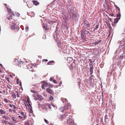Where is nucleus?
Here are the masks:
<instances>
[{
  "label": "nucleus",
  "instance_id": "13d9d810",
  "mask_svg": "<svg viewBox=\"0 0 125 125\" xmlns=\"http://www.w3.org/2000/svg\"><path fill=\"white\" fill-rule=\"evenodd\" d=\"M61 44L60 43L58 45V46L59 47H60V46H61Z\"/></svg>",
  "mask_w": 125,
  "mask_h": 125
},
{
  "label": "nucleus",
  "instance_id": "dca6fc26",
  "mask_svg": "<svg viewBox=\"0 0 125 125\" xmlns=\"http://www.w3.org/2000/svg\"><path fill=\"white\" fill-rule=\"evenodd\" d=\"M6 112V111L3 110L2 109L0 110V114H5Z\"/></svg>",
  "mask_w": 125,
  "mask_h": 125
},
{
  "label": "nucleus",
  "instance_id": "c9c22d12",
  "mask_svg": "<svg viewBox=\"0 0 125 125\" xmlns=\"http://www.w3.org/2000/svg\"><path fill=\"white\" fill-rule=\"evenodd\" d=\"M101 41V40H99V41H96L95 42V44H97L99 43Z\"/></svg>",
  "mask_w": 125,
  "mask_h": 125
},
{
  "label": "nucleus",
  "instance_id": "58836bf2",
  "mask_svg": "<svg viewBox=\"0 0 125 125\" xmlns=\"http://www.w3.org/2000/svg\"><path fill=\"white\" fill-rule=\"evenodd\" d=\"M47 106H48V107L50 108V109H51V105L50 104H47Z\"/></svg>",
  "mask_w": 125,
  "mask_h": 125
},
{
  "label": "nucleus",
  "instance_id": "6e6552de",
  "mask_svg": "<svg viewBox=\"0 0 125 125\" xmlns=\"http://www.w3.org/2000/svg\"><path fill=\"white\" fill-rule=\"evenodd\" d=\"M84 25L85 26H86V27L90 28V23L88 22L87 21H85L84 22Z\"/></svg>",
  "mask_w": 125,
  "mask_h": 125
},
{
  "label": "nucleus",
  "instance_id": "de8ad7c7",
  "mask_svg": "<svg viewBox=\"0 0 125 125\" xmlns=\"http://www.w3.org/2000/svg\"><path fill=\"white\" fill-rule=\"evenodd\" d=\"M53 82L55 83L56 84V83H57V82L56 81L55 79L53 80Z\"/></svg>",
  "mask_w": 125,
  "mask_h": 125
},
{
  "label": "nucleus",
  "instance_id": "2f4dec72",
  "mask_svg": "<svg viewBox=\"0 0 125 125\" xmlns=\"http://www.w3.org/2000/svg\"><path fill=\"white\" fill-rule=\"evenodd\" d=\"M53 99V98L52 96L51 95H50L49 96V100L50 101L52 100Z\"/></svg>",
  "mask_w": 125,
  "mask_h": 125
},
{
  "label": "nucleus",
  "instance_id": "0eeeda50",
  "mask_svg": "<svg viewBox=\"0 0 125 125\" xmlns=\"http://www.w3.org/2000/svg\"><path fill=\"white\" fill-rule=\"evenodd\" d=\"M35 99L36 100H39L40 101H41L42 100L43 98L41 95H37L36 97V98L35 97Z\"/></svg>",
  "mask_w": 125,
  "mask_h": 125
},
{
  "label": "nucleus",
  "instance_id": "4d7b16f0",
  "mask_svg": "<svg viewBox=\"0 0 125 125\" xmlns=\"http://www.w3.org/2000/svg\"><path fill=\"white\" fill-rule=\"evenodd\" d=\"M31 92H32V93H35V92L33 90H31Z\"/></svg>",
  "mask_w": 125,
  "mask_h": 125
},
{
  "label": "nucleus",
  "instance_id": "f3484780",
  "mask_svg": "<svg viewBox=\"0 0 125 125\" xmlns=\"http://www.w3.org/2000/svg\"><path fill=\"white\" fill-rule=\"evenodd\" d=\"M30 121L29 120H28L26 121L25 123V125H32V123H31V124H30Z\"/></svg>",
  "mask_w": 125,
  "mask_h": 125
},
{
  "label": "nucleus",
  "instance_id": "ea45409f",
  "mask_svg": "<svg viewBox=\"0 0 125 125\" xmlns=\"http://www.w3.org/2000/svg\"><path fill=\"white\" fill-rule=\"evenodd\" d=\"M49 87H52L53 86L52 85L50 84V83H48Z\"/></svg>",
  "mask_w": 125,
  "mask_h": 125
},
{
  "label": "nucleus",
  "instance_id": "2eb2a0df",
  "mask_svg": "<svg viewBox=\"0 0 125 125\" xmlns=\"http://www.w3.org/2000/svg\"><path fill=\"white\" fill-rule=\"evenodd\" d=\"M54 61H49L47 63V64L49 65H52L54 63Z\"/></svg>",
  "mask_w": 125,
  "mask_h": 125
},
{
  "label": "nucleus",
  "instance_id": "473e14b6",
  "mask_svg": "<svg viewBox=\"0 0 125 125\" xmlns=\"http://www.w3.org/2000/svg\"><path fill=\"white\" fill-rule=\"evenodd\" d=\"M2 117L4 118L6 120H9V117H8V116H2Z\"/></svg>",
  "mask_w": 125,
  "mask_h": 125
},
{
  "label": "nucleus",
  "instance_id": "c85d7f7f",
  "mask_svg": "<svg viewBox=\"0 0 125 125\" xmlns=\"http://www.w3.org/2000/svg\"><path fill=\"white\" fill-rule=\"evenodd\" d=\"M119 20V19H118L117 18L115 19H114V23L115 24L117 23V22H118V20Z\"/></svg>",
  "mask_w": 125,
  "mask_h": 125
},
{
  "label": "nucleus",
  "instance_id": "ddd939ff",
  "mask_svg": "<svg viewBox=\"0 0 125 125\" xmlns=\"http://www.w3.org/2000/svg\"><path fill=\"white\" fill-rule=\"evenodd\" d=\"M59 118L61 121L63 120L65 118L64 117L63 115H62L59 116Z\"/></svg>",
  "mask_w": 125,
  "mask_h": 125
},
{
  "label": "nucleus",
  "instance_id": "b1692460",
  "mask_svg": "<svg viewBox=\"0 0 125 125\" xmlns=\"http://www.w3.org/2000/svg\"><path fill=\"white\" fill-rule=\"evenodd\" d=\"M84 30L83 31H82L81 33V36H85L86 34L85 32H84Z\"/></svg>",
  "mask_w": 125,
  "mask_h": 125
},
{
  "label": "nucleus",
  "instance_id": "bb28decb",
  "mask_svg": "<svg viewBox=\"0 0 125 125\" xmlns=\"http://www.w3.org/2000/svg\"><path fill=\"white\" fill-rule=\"evenodd\" d=\"M2 123H4L6 124H9L10 122L6 120H3L2 121Z\"/></svg>",
  "mask_w": 125,
  "mask_h": 125
},
{
  "label": "nucleus",
  "instance_id": "6e6d98bb",
  "mask_svg": "<svg viewBox=\"0 0 125 125\" xmlns=\"http://www.w3.org/2000/svg\"><path fill=\"white\" fill-rule=\"evenodd\" d=\"M12 111H13V112H14L15 113H16V111L15 110V109H14V110H12Z\"/></svg>",
  "mask_w": 125,
  "mask_h": 125
},
{
  "label": "nucleus",
  "instance_id": "393cba45",
  "mask_svg": "<svg viewBox=\"0 0 125 125\" xmlns=\"http://www.w3.org/2000/svg\"><path fill=\"white\" fill-rule=\"evenodd\" d=\"M69 114V113L67 112L66 113L63 114V115L65 118H66V117L68 116Z\"/></svg>",
  "mask_w": 125,
  "mask_h": 125
},
{
  "label": "nucleus",
  "instance_id": "7ed1b4c3",
  "mask_svg": "<svg viewBox=\"0 0 125 125\" xmlns=\"http://www.w3.org/2000/svg\"><path fill=\"white\" fill-rule=\"evenodd\" d=\"M90 67V75H91L93 73V67L92 63L89 64Z\"/></svg>",
  "mask_w": 125,
  "mask_h": 125
},
{
  "label": "nucleus",
  "instance_id": "e2e57ef3",
  "mask_svg": "<svg viewBox=\"0 0 125 125\" xmlns=\"http://www.w3.org/2000/svg\"><path fill=\"white\" fill-rule=\"evenodd\" d=\"M18 81H19V80H18V79H17V83H18V84L19 83Z\"/></svg>",
  "mask_w": 125,
  "mask_h": 125
},
{
  "label": "nucleus",
  "instance_id": "6ab92c4d",
  "mask_svg": "<svg viewBox=\"0 0 125 125\" xmlns=\"http://www.w3.org/2000/svg\"><path fill=\"white\" fill-rule=\"evenodd\" d=\"M12 96L13 98L14 99H15L16 98V95L15 93L14 92H13L12 93Z\"/></svg>",
  "mask_w": 125,
  "mask_h": 125
},
{
  "label": "nucleus",
  "instance_id": "79ce46f5",
  "mask_svg": "<svg viewBox=\"0 0 125 125\" xmlns=\"http://www.w3.org/2000/svg\"><path fill=\"white\" fill-rule=\"evenodd\" d=\"M11 16H10L9 17H8L7 18L9 20H10L11 19Z\"/></svg>",
  "mask_w": 125,
  "mask_h": 125
},
{
  "label": "nucleus",
  "instance_id": "f704fd0d",
  "mask_svg": "<svg viewBox=\"0 0 125 125\" xmlns=\"http://www.w3.org/2000/svg\"><path fill=\"white\" fill-rule=\"evenodd\" d=\"M7 87L9 89H11V86L10 85H7Z\"/></svg>",
  "mask_w": 125,
  "mask_h": 125
},
{
  "label": "nucleus",
  "instance_id": "412c9836",
  "mask_svg": "<svg viewBox=\"0 0 125 125\" xmlns=\"http://www.w3.org/2000/svg\"><path fill=\"white\" fill-rule=\"evenodd\" d=\"M7 11L8 12L10 13H11L12 14V12H13V11H12L10 8H7Z\"/></svg>",
  "mask_w": 125,
  "mask_h": 125
},
{
  "label": "nucleus",
  "instance_id": "864d4df0",
  "mask_svg": "<svg viewBox=\"0 0 125 125\" xmlns=\"http://www.w3.org/2000/svg\"><path fill=\"white\" fill-rule=\"evenodd\" d=\"M9 111L10 112H12V110L11 109H9Z\"/></svg>",
  "mask_w": 125,
  "mask_h": 125
},
{
  "label": "nucleus",
  "instance_id": "f03ea898",
  "mask_svg": "<svg viewBox=\"0 0 125 125\" xmlns=\"http://www.w3.org/2000/svg\"><path fill=\"white\" fill-rule=\"evenodd\" d=\"M68 109V107L67 105L65 106L64 107H61L60 110L62 112H63L64 111H67Z\"/></svg>",
  "mask_w": 125,
  "mask_h": 125
},
{
  "label": "nucleus",
  "instance_id": "f8f14e48",
  "mask_svg": "<svg viewBox=\"0 0 125 125\" xmlns=\"http://www.w3.org/2000/svg\"><path fill=\"white\" fill-rule=\"evenodd\" d=\"M12 15L14 16H16L18 17H19L20 16V14L18 12H12Z\"/></svg>",
  "mask_w": 125,
  "mask_h": 125
},
{
  "label": "nucleus",
  "instance_id": "aec40b11",
  "mask_svg": "<svg viewBox=\"0 0 125 125\" xmlns=\"http://www.w3.org/2000/svg\"><path fill=\"white\" fill-rule=\"evenodd\" d=\"M84 32H85L87 36L88 37L90 36L91 33L88 31L84 30Z\"/></svg>",
  "mask_w": 125,
  "mask_h": 125
},
{
  "label": "nucleus",
  "instance_id": "a211bd4d",
  "mask_svg": "<svg viewBox=\"0 0 125 125\" xmlns=\"http://www.w3.org/2000/svg\"><path fill=\"white\" fill-rule=\"evenodd\" d=\"M9 105L10 107L13 108L14 109H16L17 108V107L14 105H12L10 104H9Z\"/></svg>",
  "mask_w": 125,
  "mask_h": 125
},
{
  "label": "nucleus",
  "instance_id": "8fccbe9b",
  "mask_svg": "<svg viewBox=\"0 0 125 125\" xmlns=\"http://www.w3.org/2000/svg\"><path fill=\"white\" fill-rule=\"evenodd\" d=\"M89 81L91 82L92 81V79L91 77H89Z\"/></svg>",
  "mask_w": 125,
  "mask_h": 125
},
{
  "label": "nucleus",
  "instance_id": "052dcab7",
  "mask_svg": "<svg viewBox=\"0 0 125 125\" xmlns=\"http://www.w3.org/2000/svg\"><path fill=\"white\" fill-rule=\"evenodd\" d=\"M53 80V79L52 78H51L50 79V80L51 81H52Z\"/></svg>",
  "mask_w": 125,
  "mask_h": 125
},
{
  "label": "nucleus",
  "instance_id": "1a4fd4ad",
  "mask_svg": "<svg viewBox=\"0 0 125 125\" xmlns=\"http://www.w3.org/2000/svg\"><path fill=\"white\" fill-rule=\"evenodd\" d=\"M32 2H33V4L36 6H37L39 5L40 3L37 0H33L32 1Z\"/></svg>",
  "mask_w": 125,
  "mask_h": 125
},
{
  "label": "nucleus",
  "instance_id": "774afa93",
  "mask_svg": "<svg viewBox=\"0 0 125 125\" xmlns=\"http://www.w3.org/2000/svg\"><path fill=\"white\" fill-rule=\"evenodd\" d=\"M15 92L16 93V94L19 93L18 92V91H15Z\"/></svg>",
  "mask_w": 125,
  "mask_h": 125
},
{
  "label": "nucleus",
  "instance_id": "cd10ccee",
  "mask_svg": "<svg viewBox=\"0 0 125 125\" xmlns=\"http://www.w3.org/2000/svg\"><path fill=\"white\" fill-rule=\"evenodd\" d=\"M20 114L22 116H26V118H27V115H26V114H24V112H21L20 113Z\"/></svg>",
  "mask_w": 125,
  "mask_h": 125
},
{
  "label": "nucleus",
  "instance_id": "f257e3e1",
  "mask_svg": "<svg viewBox=\"0 0 125 125\" xmlns=\"http://www.w3.org/2000/svg\"><path fill=\"white\" fill-rule=\"evenodd\" d=\"M10 117L13 123H16L18 122V121H17V118L14 116L13 115H11L10 116Z\"/></svg>",
  "mask_w": 125,
  "mask_h": 125
},
{
  "label": "nucleus",
  "instance_id": "bf43d9fd",
  "mask_svg": "<svg viewBox=\"0 0 125 125\" xmlns=\"http://www.w3.org/2000/svg\"><path fill=\"white\" fill-rule=\"evenodd\" d=\"M17 97H19V93L17 94Z\"/></svg>",
  "mask_w": 125,
  "mask_h": 125
},
{
  "label": "nucleus",
  "instance_id": "338daca9",
  "mask_svg": "<svg viewBox=\"0 0 125 125\" xmlns=\"http://www.w3.org/2000/svg\"><path fill=\"white\" fill-rule=\"evenodd\" d=\"M108 18L109 19V20L110 21H111V19L110 18H109V17H108Z\"/></svg>",
  "mask_w": 125,
  "mask_h": 125
},
{
  "label": "nucleus",
  "instance_id": "9d476101",
  "mask_svg": "<svg viewBox=\"0 0 125 125\" xmlns=\"http://www.w3.org/2000/svg\"><path fill=\"white\" fill-rule=\"evenodd\" d=\"M46 91L48 93L50 94H52L53 92L52 90L49 88H47L46 90Z\"/></svg>",
  "mask_w": 125,
  "mask_h": 125
},
{
  "label": "nucleus",
  "instance_id": "69168bd1",
  "mask_svg": "<svg viewBox=\"0 0 125 125\" xmlns=\"http://www.w3.org/2000/svg\"><path fill=\"white\" fill-rule=\"evenodd\" d=\"M120 58H121V59L122 58H123V56H121V55L120 56Z\"/></svg>",
  "mask_w": 125,
  "mask_h": 125
},
{
  "label": "nucleus",
  "instance_id": "603ef678",
  "mask_svg": "<svg viewBox=\"0 0 125 125\" xmlns=\"http://www.w3.org/2000/svg\"><path fill=\"white\" fill-rule=\"evenodd\" d=\"M4 5L5 6H6L7 8H9V5H7V4H4Z\"/></svg>",
  "mask_w": 125,
  "mask_h": 125
},
{
  "label": "nucleus",
  "instance_id": "a19ab883",
  "mask_svg": "<svg viewBox=\"0 0 125 125\" xmlns=\"http://www.w3.org/2000/svg\"><path fill=\"white\" fill-rule=\"evenodd\" d=\"M92 60L91 59H90L89 61V62H90V63H93L94 62H92Z\"/></svg>",
  "mask_w": 125,
  "mask_h": 125
},
{
  "label": "nucleus",
  "instance_id": "4468645a",
  "mask_svg": "<svg viewBox=\"0 0 125 125\" xmlns=\"http://www.w3.org/2000/svg\"><path fill=\"white\" fill-rule=\"evenodd\" d=\"M71 16L72 17L73 19L77 17V15L76 14H74L72 13L70 14Z\"/></svg>",
  "mask_w": 125,
  "mask_h": 125
},
{
  "label": "nucleus",
  "instance_id": "c03bdc74",
  "mask_svg": "<svg viewBox=\"0 0 125 125\" xmlns=\"http://www.w3.org/2000/svg\"><path fill=\"white\" fill-rule=\"evenodd\" d=\"M48 61V60L47 59H43L42 60V61L43 62H47Z\"/></svg>",
  "mask_w": 125,
  "mask_h": 125
},
{
  "label": "nucleus",
  "instance_id": "4c0bfd02",
  "mask_svg": "<svg viewBox=\"0 0 125 125\" xmlns=\"http://www.w3.org/2000/svg\"><path fill=\"white\" fill-rule=\"evenodd\" d=\"M108 14L109 15V16H113L114 15V14L113 13H110L109 12H108Z\"/></svg>",
  "mask_w": 125,
  "mask_h": 125
},
{
  "label": "nucleus",
  "instance_id": "c756f323",
  "mask_svg": "<svg viewBox=\"0 0 125 125\" xmlns=\"http://www.w3.org/2000/svg\"><path fill=\"white\" fill-rule=\"evenodd\" d=\"M116 17L119 20L120 19L121 17V14L119 13L117 15Z\"/></svg>",
  "mask_w": 125,
  "mask_h": 125
},
{
  "label": "nucleus",
  "instance_id": "0e129e2a",
  "mask_svg": "<svg viewBox=\"0 0 125 125\" xmlns=\"http://www.w3.org/2000/svg\"><path fill=\"white\" fill-rule=\"evenodd\" d=\"M80 82H79L78 83V85H79V86H80Z\"/></svg>",
  "mask_w": 125,
  "mask_h": 125
},
{
  "label": "nucleus",
  "instance_id": "4be33fe9",
  "mask_svg": "<svg viewBox=\"0 0 125 125\" xmlns=\"http://www.w3.org/2000/svg\"><path fill=\"white\" fill-rule=\"evenodd\" d=\"M112 4V6H111V7H116V8H119L113 2Z\"/></svg>",
  "mask_w": 125,
  "mask_h": 125
},
{
  "label": "nucleus",
  "instance_id": "20e7f679",
  "mask_svg": "<svg viewBox=\"0 0 125 125\" xmlns=\"http://www.w3.org/2000/svg\"><path fill=\"white\" fill-rule=\"evenodd\" d=\"M10 25L11 29L14 30H15L17 28L16 24L15 23H12Z\"/></svg>",
  "mask_w": 125,
  "mask_h": 125
},
{
  "label": "nucleus",
  "instance_id": "37998d69",
  "mask_svg": "<svg viewBox=\"0 0 125 125\" xmlns=\"http://www.w3.org/2000/svg\"><path fill=\"white\" fill-rule=\"evenodd\" d=\"M29 99L28 98H27V102H28V103H29V105H30V102L29 101Z\"/></svg>",
  "mask_w": 125,
  "mask_h": 125
},
{
  "label": "nucleus",
  "instance_id": "3c124183",
  "mask_svg": "<svg viewBox=\"0 0 125 125\" xmlns=\"http://www.w3.org/2000/svg\"><path fill=\"white\" fill-rule=\"evenodd\" d=\"M25 29L26 31H28L29 30L28 27H26L25 28Z\"/></svg>",
  "mask_w": 125,
  "mask_h": 125
},
{
  "label": "nucleus",
  "instance_id": "a878e982",
  "mask_svg": "<svg viewBox=\"0 0 125 125\" xmlns=\"http://www.w3.org/2000/svg\"><path fill=\"white\" fill-rule=\"evenodd\" d=\"M81 37L82 40L83 41H86V39L85 38V36H81Z\"/></svg>",
  "mask_w": 125,
  "mask_h": 125
},
{
  "label": "nucleus",
  "instance_id": "e433bc0d",
  "mask_svg": "<svg viewBox=\"0 0 125 125\" xmlns=\"http://www.w3.org/2000/svg\"><path fill=\"white\" fill-rule=\"evenodd\" d=\"M52 3L50 4V5H48V7H51V8L52 7H53V4H52Z\"/></svg>",
  "mask_w": 125,
  "mask_h": 125
},
{
  "label": "nucleus",
  "instance_id": "a18cd8bd",
  "mask_svg": "<svg viewBox=\"0 0 125 125\" xmlns=\"http://www.w3.org/2000/svg\"><path fill=\"white\" fill-rule=\"evenodd\" d=\"M44 121L47 124H48L49 122L46 119H44Z\"/></svg>",
  "mask_w": 125,
  "mask_h": 125
},
{
  "label": "nucleus",
  "instance_id": "5701e85b",
  "mask_svg": "<svg viewBox=\"0 0 125 125\" xmlns=\"http://www.w3.org/2000/svg\"><path fill=\"white\" fill-rule=\"evenodd\" d=\"M18 62V60L17 59H15L13 62V64L14 65L17 64Z\"/></svg>",
  "mask_w": 125,
  "mask_h": 125
},
{
  "label": "nucleus",
  "instance_id": "09e8293b",
  "mask_svg": "<svg viewBox=\"0 0 125 125\" xmlns=\"http://www.w3.org/2000/svg\"><path fill=\"white\" fill-rule=\"evenodd\" d=\"M5 78H6V79L7 80V81L9 82H10V80L9 79V78L7 77Z\"/></svg>",
  "mask_w": 125,
  "mask_h": 125
},
{
  "label": "nucleus",
  "instance_id": "72a5a7b5",
  "mask_svg": "<svg viewBox=\"0 0 125 125\" xmlns=\"http://www.w3.org/2000/svg\"><path fill=\"white\" fill-rule=\"evenodd\" d=\"M4 101L6 103H8V102H10V101L9 100H8L7 99H5V98H4Z\"/></svg>",
  "mask_w": 125,
  "mask_h": 125
},
{
  "label": "nucleus",
  "instance_id": "39448f33",
  "mask_svg": "<svg viewBox=\"0 0 125 125\" xmlns=\"http://www.w3.org/2000/svg\"><path fill=\"white\" fill-rule=\"evenodd\" d=\"M18 117L19 120L21 121H23L26 118V116L23 117L22 116L19 115L18 116Z\"/></svg>",
  "mask_w": 125,
  "mask_h": 125
},
{
  "label": "nucleus",
  "instance_id": "9b49d317",
  "mask_svg": "<svg viewBox=\"0 0 125 125\" xmlns=\"http://www.w3.org/2000/svg\"><path fill=\"white\" fill-rule=\"evenodd\" d=\"M24 64L23 62L22 61H20L18 62L17 65L21 67L22 65H23Z\"/></svg>",
  "mask_w": 125,
  "mask_h": 125
},
{
  "label": "nucleus",
  "instance_id": "49530a36",
  "mask_svg": "<svg viewBox=\"0 0 125 125\" xmlns=\"http://www.w3.org/2000/svg\"><path fill=\"white\" fill-rule=\"evenodd\" d=\"M66 48V47L65 48V47H64L63 48L62 47H61V49L62 50H63V51H64L65 49Z\"/></svg>",
  "mask_w": 125,
  "mask_h": 125
},
{
  "label": "nucleus",
  "instance_id": "423d86ee",
  "mask_svg": "<svg viewBox=\"0 0 125 125\" xmlns=\"http://www.w3.org/2000/svg\"><path fill=\"white\" fill-rule=\"evenodd\" d=\"M49 87L48 83H45L42 84V87L43 89H45V87Z\"/></svg>",
  "mask_w": 125,
  "mask_h": 125
},
{
  "label": "nucleus",
  "instance_id": "7c9ffc66",
  "mask_svg": "<svg viewBox=\"0 0 125 125\" xmlns=\"http://www.w3.org/2000/svg\"><path fill=\"white\" fill-rule=\"evenodd\" d=\"M43 28L46 30H48L49 29V28L47 26H45L44 25V26H43Z\"/></svg>",
  "mask_w": 125,
  "mask_h": 125
},
{
  "label": "nucleus",
  "instance_id": "5fc2aeb1",
  "mask_svg": "<svg viewBox=\"0 0 125 125\" xmlns=\"http://www.w3.org/2000/svg\"><path fill=\"white\" fill-rule=\"evenodd\" d=\"M9 124L10 125H15V124H14L11 123H10Z\"/></svg>",
  "mask_w": 125,
  "mask_h": 125
},
{
  "label": "nucleus",
  "instance_id": "680f3d73",
  "mask_svg": "<svg viewBox=\"0 0 125 125\" xmlns=\"http://www.w3.org/2000/svg\"><path fill=\"white\" fill-rule=\"evenodd\" d=\"M120 63L119 62H118V63L117 64V65L118 66H119V65H120Z\"/></svg>",
  "mask_w": 125,
  "mask_h": 125
}]
</instances>
